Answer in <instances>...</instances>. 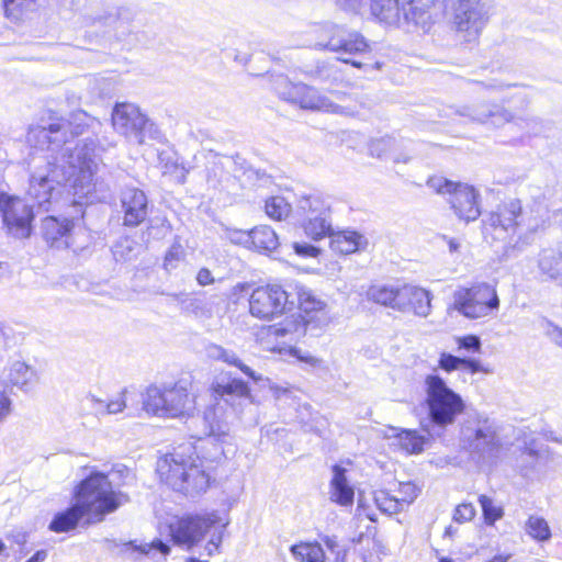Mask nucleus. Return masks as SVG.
<instances>
[{
  "instance_id": "nucleus-1",
  "label": "nucleus",
  "mask_w": 562,
  "mask_h": 562,
  "mask_svg": "<svg viewBox=\"0 0 562 562\" xmlns=\"http://www.w3.org/2000/svg\"><path fill=\"white\" fill-rule=\"evenodd\" d=\"M27 165L29 194L35 199L40 207L50 210L60 198L61 184L71 178L75 195L92 200L97 190L92 167L77 166L72 159L67 160V166L59 165L57 157L48 155H30Z\"/></svg>"
},
{
  "instance_id": "nucleus-2",
  "label": "nucleus",
  "mask_w": 562,
  "mask_h": 562,
  "mask_svg": "<svg viewBox=\"0 0 562 562\" xmlns=\"http://www.w3.org/2000/svg\"><path fill=\"white\" fill-rule=\"evenodd\" d=\"M546 218L547 207L542 203L536 202L533 206L524 209L519 199H508L483 218V233L485 236L491 235L493 239L503 241L517 235L518 240L504 245L503 256L514 258L522 251V246L519 244L522 237L527 238L528 234H533L541 228Z\"/></svg>"
},
{
  "instance_id": "nucleus-3",
  "label": "nucleus",
  "mask_w": 562,
  "mask_h": 562,
  "mask_svg": "<svg viewBox=\"0 0 562 562\" xmlns=\"http://www.w3.org/2000/svg\"><path fill=\"white\" fill-rule=\"evenodd\" d=\"M83 126L80 124L72 128V124L63 117H49V121L41 119L36 125H32L27 132V142L36 150L31 155H48L57 157L59 165H66L72 160L77 166H93L94 143L92 140L77 145L72 151L69 146L71 139L80 135Z\"/></svg>"
},
{
  "instance_id": "nucleus-4",
  "label": "nucleus",
  "mask_w": 562,
  "mask_h": 562,
  "mask_svg": "<svg viewBox=\"0 0 562 562\" xmlns=\"http://www.w3.org/2000/svg\"><path fill=\"white\" fill-rule=\"evenodd\" d=\"M424 391L427 418L422 426L428 435H439L464 414L465 401L439 374L430 373L425 376Z\"/></svg>"
},
{
  "instance_id": "nucleus-5",
  "label": "nucleus",
  "mask_w": 562,
  "mask_h": 562,
  "mask_svg": "<svg viewBox=\"0 0 562 562\" xmlns=\"http://www.w3.org/2000/svg\"><path fill=\"white\" fill-rule=\"evenodd\" d=\"M192 450L191 446L179 447L159 459L156 469L165 484L189 496L205 492L210 482L202 462Z\"/></svg>"
},
{
  "instance_id": "nucleus-6",
  "label": "nucleus",
  "mask_w": 562,
  "mask_h": 562,
  "mask_svg": "<svg viewBox=\"0 0 562 562\" xmlns=\"http://www.w3.org/2000/svg\"><path fill=\"white\" fill-rule=\"evenodd\" d=\"M128 496L114 491L112 482L102 472H91L76 487L75 502L87 514L89 522L102 521L115 512Z\"/></svg>"
},
{
  "instance_id": "nucleus-7",
  "label": "nucleus",
  "mask_w": 562,
  "mask_h": 562,
  "mask_svg": "<svg viewBox=\"0 0 562 562\" xmlns=\"http://www.w3.org/2000/svg\"><path fill=\"white\" fill-rule=\"evenodd\" d=\"M498 425L487 415L476 411L468 412L460 429L463 447L482 462H492L502 450Z\"/></svg>"
},
{
  "instance_id": "nucleus-8",
  "label": "nucleus",
  "mask_w": 562,
  "mask_h": 562,
  "mask_svg": "<svg viewBox=\"0 0 562 562\" xmlns=\"http://www.w3.org/2000/svg\"><path fill=\"white\" fill-rule=\"evenodd\" d=\"M370 12L381 23L428 31L432 15L417 0H370Z\"/></svg>"
},
{
  "instance_id": "nucleus-9",
  "label": "nucleus",
  "mask_w": 562,
  "mask_h": 562,
  "mask_svg": "<svg viewBox=\"0 0 562 562\" xmlns=\"http://www.w3.org/2000/svg\"><path fill=\"white\" fill-rule=\"evenodd\" d=\"M315 47L338 55L337 60L350 64L356 68H362L363 64L350 56L361 55L369 50L370 45L358 31L344 25L326 24L321 29Z\"/></svg>"
},
{
  "instance_id": "nucleus-10",
  "label": "nucleus",
  "mask_w": 562,
  "mask_h": 562,
  "mask_svg": "<svg viewBox=\"0 0 562 562\" xmlns=\"http://www.w3.org/2000/svg\"><path fill=\"white\" fill-rule=\"evenodd\" d=\"M144 409L159 417H178L194 408V401L188 393V384L179 381L171 386L150 385L143 395Z\"/></svg>"
},
{
  "instance_id": "nucleus-11",
  "label": "nucleus",
  "mask_w": 562,
  "mask_h": 562,
  "mask_svg": "<svg viewBox=\"0 0 562 562\" xmlns=\"http://www.w3.org/2000/svg\"><path fill=\"white\" fill-rule=\"evenodd\" d=\"M113 127L137 144L146 139L162 142L164 134L140 109L133 103H117L112 111Z\"/></svg>"
},
{
  "instance_id": "nucleus-12",
  "label": "nucleus",
  "mask_w": 562,
  "mask_h": 562,
  "mask_svg": "<svg viewBox=\"0 0 562 562\" xmlns=\"http://www.w3.org/2000/svg\"><path fill=\"white\" fill-rule=\"evenodd\" d=\"M429 189L441 195H447V201L454 214L462 221L469 223L481 215L479 205V192L474 187L453 182L443 177H431L427 181Z\"/></svg>"
},
{
  "instance_id": "nucleus-13",
  "label": "nucleus",
  "mask_w": 562,
  "mask_h": 562,
  "mask_svg": "<svg viewBox=\"0 0 562 562\" xmlns=\"http://www.w3.org/2000/svg\"><path fill=\"white\" fill-rule=\"evenodd\" d=\"M453 306L464 317L476 319L495 314L499 299L493 285L481 282L458 289L453 294Z\"/></svg>"
},
{
  "instance_id": "nucleus-14",
  "label": "nucleus",
  "mask_w": 562,
  "mask_h": 562,
  "mask_svg": "<svg viewBox=\"0 0 562 562\" xmlns=\"http://www.w3.org/2000/svg\"><path fill=\"white\" fill-rule=\"evenodd\" d=\"M134 20L135 13L132 9L106 5L87 14L85 24L101 29L103 34L109 37L125 41L136 30Z\"/></svg>"
},
{
  "instance_id": "nucleus-15",
  "label": "nucleus",
  "mask_w": 562,
  "mask_h": 562,
  "mask_svg": "<svg viewBox=\"0 0 562 562\" xmlns=\"http://www.w3.org/2000/svg\"><path fill=\"white\" fill-rule=\"evenodd\" d=\"M293 306V294L279 284L258 286L249 297V312L260 319H271Z\"/></svg>"
},
{
  "instance_id": "nucleus-16",
  "label": "nucleus",
  "mask_w": 562,
  "mask_h": 562,
  "mask_svg": "<svg viewBox=\"0 0 562 562\" xmlns=\"http://www.w3.org/2000/svg\"><path fill=\"white\" fill-rule=\"evenodd\" d=\"M488 21V7L484 0H457L453 13L456 31L465 42L475 41Z\"/></svg>"
},
{
  "instance_id": "nucleus-17",
  "label": "nucleus",
  "mask_w": 562,
  "mask_h": 562,
  "mask_svg": "<svg viewBox=\"0 0 562 562\" xmlns=\"http://www.w3.org/2000/svg\"><path fill=\"white\" fill-rule=\"evenodd\" d=\"M324 547L318 542L293 544L290 551L300 562H347L348 548L336 536L322 537Z\"/></svg>"
},
{
  "instance_id": "nucleus-18",
  "label": "nucleus",
  "mask_w": 562,
  "mask_h": 562,
  "mask_svg": "<svg viewBox=\"0 0 562 562\" xmlns=\"http://www.w3.org/2000/svg\"><path fill=\"white\" fill-rule=\"evenodd\" d=\"M26 194L32 204L22 199L12 198L2 207L3 222L10 234L18 238H26L31 235L35 207L38 212L49 211L40 207L35 199L29 194V191Z\"/></svg>"
},
{
  "instance_id": "nucleus-19",
  "label": "nucleus",
  "mask_w": 562,
  "mask_h": 562,
  "mask_svg": "<svg viewBox=\"0 0 562 562\" xmlns=\"http://www.w3.org/2000/svg\"><path fill=\"white\" fill-rule=\"evenodd\" d=\"M300 207L305 212L302 223L306 236L313 240H321L333 235L331 210L318 198H305L300 202Z\"/></svg>"
},
{
  "instance_id": "nucleus-20",
  "label": "nucleus",
  "mask_w": 562,
  "mask_h": 562,
  "mask_svg": "<svg viewBox=\"0 0 562 562\" xmlns=\"http://www.w3.org/2000/svg\"><path fill=\"white\" fill-rule=\"evenodd\" d=\"M293 294L294 304L300 308V318L310 326L311 335L317 336L330 322L327 304L317 299L311 290L296 286Z\"/></svg>"
},
{
  "instance_id": "nucleus-21",
  "label": "nucleus",
  "mask_w": 562,
  "mask_h": 562,
  "mask_svg": "<svg viewBox=\"0 0 562 562\" xmlns=\"http://www.w3.org/2000/svg\"><path fill=\"white\" fill-rule=\"evenodd\" d=\"M452 115H459L471 122H491L495 126L503 125L515 119L510 111L502 105L494 103L449 106L443 113V116L450 117Z\"/></svg>"
},
{
  "instance_id": "nucleus-22",
  "label": "nucleus",
  "mask_w": 562,
  "mask_h": 562,
  "mask_svg": "<svg viewBox=\"0 0 562 562\" xmlns=\"http://www.w3.org/2000/svg\"><path fill=\"white\" fill-rule=\"evenodd\" d=\"M216 522L212 517L187 516L169 525L170 535L176 544L193 546Z\"/></svg>"
},
{
  "instance_id": "nucleus-23",
  "label": "nucleus",
  "mask_w": 562,
  "mask_h": 562,
  "mask_svg": "<svg viewBox=\"0 0 562 562\" xmlns=\"http://www.w3.org/2000/svg\"><path fill=\"white\" fill-rule=\"evenodd\" d=\"M123 225L137 227L148 216V199L145 192L135 187H126L120 195Z\"/></svg>"
},
{
  "instance_id": "nucleus-24",
  "label": "nucleus",
  "mask_w": 562,
  "mask_h": 562,
  "mask_svg": "<svg viewBox=\"0 0 562 562\" xmlns=\"http://www.w3.org/2000/svg\"><path fill=\"white\" fill-rule=\"evenodd\" d=\"M211 387L216 398L223 400L233 407L235 401L251 403L252 396L248 383L228 372L216 376Z\"/></svg>"
},
{
  "instance_id": "nucleus-25",
  "label": "nucleus",
  "mask_w": 562,
  "mask_h": 562,
  "mask_svg": "<svg viewBox=\"0 0 562 562\" xmlns=\"http://www.w3.org/2000/svg\"><path fill=\"white\" fill-rule=\"evenodd\" d=\"M537 267L543 281L562 286V245L542 248Z\"/></svg>"
},
{
  "instance_id": "nucleus-26",
  "label": "nucleus",
  "mask_w": 562,
  "mask_h": 562,
  "mask_svg": "<svg viewBox=\"0 0 562 562\" xmlns=\"http://www.w3.org/2000/svg\"><path fill=\"white\" fill-rule=\"evenodd\" d=\"M74 222L66 217L58 218L55 216H47L42 222V234L45 241L54 248H68L70 247V233Z\"/></svg>"
},
{
  "instance_id": "nucleus-27",
  "label": "nucleus",
  "mask_w": 562,
  "mask_h": 562,
  "mask_svg": "<svg viewBox=\"0 0 562 562\" xmlns=\"http://www.w3.org/2000/svg\"><path fill=\"white\" fill-rule=\"evenodd\" d=\"M401 297L403 310H400V312L412 310L417 316L426 317L429 315L432 299L429 291L416 285L405 284L402 286Z\"/></svg>"
},
{
  "instance_id": "nucleus-28",
  "label": "nucleus",
  "mask_w": 562,
  "mask_h": 562,
  "mask_svg": "<svg viewBox=\"0 0 562 562\" xmlns=\"http://www.w3.org/2000/svg\"><path fill=\"white\" fill-rule=\"evenodd\" d=\"M297 99L294 103L299 104L302 109L317 110L331 113L346 114L345 109L338 104H335L326 97L319 95L317 90L305 83H301L297 88Z\"/></svg>"
},
{
  "instance_id": "nucleus-29",
  "label": "nucleus",
  "mask_w": 562,
  "mask_h": 562,
  "mask_svg": "<svg viewBox=\"0 0 562 562\" xmlns=\"http://www.w3.org/2000/svg\"><path fill=\"white\" fill-rule=\"evenodd\" d=\"M331 472L333 477L329 483L330 501L340 506H351L355 499V491L347 479V470L339 464H335L331 468Z\"/></svg>"
},
{
  "instance_id": "nucleus-30",
  "label": "nucleus",
  "mask_w": 562,
  "mask_h": 562,
  "mask_svg": "<svg viewBox=\"0 0 562 562\" xmlns=\"http://www.w3.org/2000/svg\"><path fill=\"white\" fill-rule=\"evenodd\" d=\"M386 437L394 439L396 445L408 454H418L424 451L427 438L414 429L390 428Z\"/></svg>"
},
{
  "instance_id": "nucleus-31",
  "label": "nucleus",
  "mask_w": 562,
  "mask_h": 562,
  "mask_svg": "<svg viewBox=\"0 0 562 562\" xmlns=\"http://www.w3.org/2000/svg\"><path fill=\"white\" fill-rule=\"evenodd\" d=\"M270 331L274 337L284 339V342H294L310 333V326L299 316L291 315L273 325Z\"/></svg>"
},
{
  "instance_id": "nucleus-32",
  "label": "nucleus",
  "mask_w": 562,
  "mask_h": 562,
  "mask_svg": "<svg viewBox=\"0 0 562 562\" xmlns=\"http://www.w3.org/2000/svg\"><path fill=\"white\" fill-rule=\"evenodd\" d=\"M402 286L387 284H373L367 291V297L376 304L391 307L393 310H403Z\"/></svg>"
},
{
  "instance_id": "nucleus-33",
  "label": "nucleus",
  "mask_w": 562,
  "mask_h": 562,
  "mask_svg": "<svg viewBox=\"0 0 562 562\" xmlns=\"http://www.w3.org/2000/svg\"><path fill=\"white\" fill-rule=\"evenodd\" d=\"M37 371L22 361H15L9 368L8 382L23 392H29L38 383Z\"/></svg>"
},
{
  "instance_id": "nucleus-34",
  "label": "nucleus",
  "mask_w": 562,
  "mask_h": 562,
  "mask_svg": "<svg viewBox=\"0 0 562 562\" xmlns=\"http://www.w3.org/2000/svg\"><path fill=\"white\" fill-rule=\"evenodd\" d=\"M205 353L211 360L222 361L238 368L244 374L254 381L260 380V376L250 367L246 366L233 350L225 349L220 345L211 342L205 346Z\"/></svg>"
},
{
  "instance_id": "nucleus-35",
  "label": "nucleus",
  "mask_w": 562,
  "mask_h": 562,
  "mask_svg": "<svg viewBox=\"0 0 562 562\" xmlns=\"http://www.w3.org/2000/svg\"><path fill=\"white\" fill-rule=\"evenodd\" d=\"M330 237V247L334 251L348 255L352 254L367 245V238L356 231L335 232Z\"/></svg>"
},
{
  "instance_id": "nucleus-36",
  "label": "nucleus",
  "mask_w": 562,
  "mask_h": 562,
  "mask_svg": "<svg viewBox=\"0 0 562 562\" xmlns=\"http://www.w3.org/2000/svg\"><path fill=\"white\" fill-rule=\"evenodd\" d=\"M85 516H87V514L75 502L70 507L54 516L49 522L48 529L57 533L68 532L74 530Z\"/></svg>"
},
{
  "instance_id": "nucleus-37",
  "label": "nucleus",
  "mask_w": 562,
  "mask_h": 562,
  "mask_svg": "<svg viewBox=\"0 0 562 562\" xmlns=\"http://www.w3.org/2000/svg\"><path fill=\"white\" fill-rule=\"evenodd\" d=\"M279 245V238L270 226L260 225L252 228V249L260 252H272Z\"/></svg>"
},
{
  "instance_id": "nucleus-38",
  "label": "nucleus",
  "mask_w": 562,
  "mask_h": 562,
  "mask_svg": "<svg viewBox=\"0 0 562 562\" xmlns=\"http://www.w3.org/2000/svg\"><path fill=\"white\" fill-rule=\"evenodd\" d=\"M4 14L8 19L19 22L25 19L30 13L37 10V0H2Z\"/></svg>"
},
{
  "instance_id": "nucleus-39",
  "label": "nucleus",
  "mask_w": 562,
  "mask_h": 562,
  "mask_svg": "<svg viewBox=\"0 0 562 562\" xmlns=\"http://www.w3.org/2000/svg\"><path fill=\"white\" fill-rule=\"evenodd\" d=\"M202 422L204 424L202 435L214 437L218 441H226V438L228 437V428L226 424L215 419L214 408L209 407L204 412Z\"/></svg>"
},
{
  "instance_id": "nucleus-40",
  "label": "nucleus",
  "mask_w": 562,
  "mask_h": 562,
  "mask_svg": "<svg viewBox=\"0 0 562 562\" xmlns=\"http://www.w3.org/2000/svg\"><path fill=\"white\" fill-rule=\"evenodd\" d=\"M306 75L321 82H334L339 80L340 74L336 65L329 61H317V64L307 69Z\"/></svg>"
},
{
  "instance_id": "nucleus-41",
  "label": "nucleus",
  "mask_w": 562,
  "mask_h": 562,
  "mask_svg": "<svg viewBox=\"0 0 562 562\" xmlns=\"http://www.w3.org/2000/svg\"><path fill=\"white\" fill-rule=\"evenodd\" d=\"M539 460L538 450L532 446L525 447L518 458L516 459L515 467L519 470L521 475L529 476V474L536 469Z\"/></svg>"
},
{
  "instance_id": "nucleus-42",
  "label": "nucleus",
  "mask_w": 562,
  "mask_h": 562,
  "mask_svg": "<svg viewBox=\"0 0 562 562\" xmlns=\"http://www.w3.org/2000/svg\"><path fill=\"white\" fill-rule=\"evenodd\" d=\"M139 245L130 237H121L112 247V254L116 261H127L136 257Z\"/></svg>"
},
{
  "instance_id": "nucleus-43",
  "label": "nucleus",
  "mask_w": 562,
  "mask_h": 562,
  "mask_svg": "<svg viewBox=\"0 0 562 562\" xmlns=\"http://www.w3.org/2000/svg\"><path fill=\"white\" fill-rule=\"evenodd\" d=\"M374 502L384 514L393 515L404 510L403 503L398 501V496L391 495L387 491L381 490L375 492Z\"/></svg>"
},
{
  "instance_id": "nucleus-44",
  "label": "nucleus",
  "mask_w": 562,
  "mask_h": 562,
  "mask_svg": "<svg viewBox=\"0 0 562 562\" xmlns=\"http://www.w3.org/2000/svg\"><path fill=\"white\" fill-rule=\"evenodd\" d=\"M479 503L482 508L483 518L486 525L493 526L504 515V509L487 495H480Z\"/></svg>"
},
{
  "instance_id": "nucleus-45",
  "label": "nucleus",
  "mask_w": 562,
  "mask_h": 562,
  "mask_svg": "<svg viewBox=\"0 0 562 562\" xmlns=\"http://www.w3.org/2000/svg\"><path fill=\"white\" fill-rule=\"evenodd\" d=\"M126 547L149 558H154L156 552L160 553L164 558L170 553L169 544L164 542L161 539H155L150 543L144 544H136L135 541H130L126 543Z\"/></svg>"
},
{
  "instance_id": "nucleus-46",
  "label": "nucleus",
  "mask_w": 562,
  "mask_h": 562,
  "mask_svg": "<svg viewBox=\"0 0 562 562\" xmlns=\"http://www.w3.org/2000/svg\"><path fill=\"white\" fill-rule=\"evenodd\" d=\"M527 533L538 541H546L551 537L547 520L542 517L530 516L526 524Z\"/></svg>"
},
{
  "instance_id": "nucleus-47",
  "label": "nucleus",
  "mask_w": 562,
  "mask_h": 562,
  "mask_svg": "<svg viewBox=\"0 0 562 562\" xmlns=\"http://www.w3.org/2000/svg\"><path fill=\"white\" fill-rule=\"evenodd\" d=\"M302 82L293 83L286 77L279 76L274 81V90L280 98L294 103L297 99L299 87Z\"/></svg>"
},
{
  "instance_id": "nucleus-48",
  "label": "nucleus",
  "mask_w": 562,
  "mask_h": 562,
  "mask_svg": "<svg viewBox=\"0 0 562 562\" xmlns=\"http://www.w3.org/2000/svg\"><path fill=\"white\" fill-rule=\"evenodd\" d=\"M266 213L273 220H282L290 213V204L282 196H272L266 201Z\"/></svg>"
},
{
  "instance_id": "nucleus-49",
  "label": "nucleus",
  "mask_w": 562,
  "mask_h": 562,
  "mask_svg": "<svg viewBox=\"0 0 562 562\" xmlns=\"http://www.w3.org/2000/svg\"><path fill=\"white\" fill-rule=\"evenodd\" d=\"M520 120L524 122V128L529 135H547L551 128L549 122L537 116H528L526 119Z\"/></svg>"
},
{
  "instance_id": "nucleus-50",
  "label": "nucleus",
  "mask_w": 562,
  "mask_h": 562,
  "mask_svg": "<svg viewBox=\"0 0 562 562\" xmlns=\"http://www.w3.org/2000/svg\"><path fill=\"white\" fill-rule=\"evenodd\" d=\"M225 235L231 243L248 249H252V229L243 231L237 228H228L226 229Z\"/></svg>"
},
{
  "instance_id": "nucleus-51",
  "label": "nucleus",
  "mask_w": 562,
  "mask_h": 562,
  "mask_svg": "<svg viewBox=\"0 0 562 562\" xmlns=\"http://www.w3.org/2000/svg\"><path fill=\"white\" fill-rule=\"evenodd\" d=\"M106 476L112 482V485L115 484L116 486H122L133 479V473L126 465L115 464Z\"/></svg>"
},
{
  "instance_id": "nucleus-52",
  "label": "nucleus",
  "mask_w": 562,
  "mask_h": 562,
  "mask_svg": "<svg viewBox=\"0 0 562 562\" xmlns=\"http://www.w3.org/2000/svg\"><path fill=\"white\" fill-rule=\"evenodd\" d=\"M463 358L450 352H441L438 359V368L447 373L461 370Z\"/></svg>"
},
{
  "instance_id": "nucleus-53",
  "label": "nucleus",
  "mask_w": 562,
  "mask_h": 562,
  "mask_svg": "<svg viewBox=\"0 0 562 562\" xmlns=\"http://www.w3.org/2000/svg\"><path fill=\"white\" fill-rule=\"evenodd\" d=\"M417 495L418 490L415 484L412 482L400 483L396 496H398V501L403 503L404 508L412 504Z\"/></svg>"
},
{
  "instance_id": "nucleus-54",
  "label": "nucleus",
  "mask_w": 562,
  "mask_h": 562,
  "mask_svg": "<svg viewBox=\"0 0 562 562\" xmlns=\"http://www.w3.org/2000/svg\"><path fill=\"white\" fill-rule=\"evenodd\" d=\"M184 254L181 245H172L165 256L164 267L167 271L176 269L183 259Z\"/></svg>"
},
{
  "instance_id": "nucleus-55",
  "label": "nucleus",
  "mask_w": 562,
  "mask_h": 562,
  "mask_svg": "<svg viewBox=\"0 0 562 562\" xmlns=\"http://www.w3.org/2000/svg\"><path fill=\"white\" fill-rule=\"evenodd\" d=\"M476 510L473 504L462 503L453 512V520L459 524L471 521L475 517Z\"/></svg>"
},
{
  "instance_id": "nucleus-56",
  "label": "nucleus",
  "mask_w": 562,
  "mask_h": 562,
  "mask_svg": "<svg viewBox=\"0 0 562 562\" xmlns=\"http://www.w3.org/2000/svg\"><path fill=\"white\" fill-rule=\"evenodd\" d=\"M224 529H225V525H223L221 527V530H218L217 532H214L212 535L211 539L205 544L204 551L201 553V557L211 558V557L220 553L221 544L223 541Z\"/></svg>"
},
{
  "instance_id": "nucleus-57",
  "label": "nucleus",
  "mask_w": 562,
  "mask_h": 562,
  "mask_svg": "<svg viewBox=\"0 0 562 562\" xmlns=\"http://www.w3.org/2000/svg\"><path fill=\"white\" fill-rule=\"evenodd\" d=\"M541 327L543 328L546 336L549 337L551 341L562 347V328L547 318L541 319Z\"/></svg>"
},
{
  "instance_id": "nucleus-58",
  "label": "nucleus",
  "mask_w": 562,
  "mask_h": 562,
  "mask_svg": "<svg viewBox=\"0 0 562 562\" xmlns=\"http://www.w3.org/2000/svg\"><path fill=\"white\" fill-rule=\"evenodd\" d=\"M338 5L348 12L363 14L367 7L370 8V0H338Z\"/></svg>"
},
{
  "instance_id": "nucleus-59",
  "label": "nucleus",
  "mask_w": 562,
  "mask_h": 562,
  "mask_svg": "<svg viewBox=\"0 0 562 562\" xmlns=\"http://www.w3.org/2000/svg\"><path fill=\"white\" fill-rule=\"evenodd\" d=\"M458 346L460 349H464L470 352L481 351V339L475 335H468L458 338Z\"/></svg>"
},
{
  "instance_id": "nucleus-60",
  "label": "nucleus",
  "mask_w": 562,
  "mask_h": 562,
  "mask_svg": "<svg viewBox=\"0 0 562 562\" xmlns=\"http://www.w3.org/2000/svg\"><path fill=\"white\" fill-rule=\"evenodd\" d=\"M292 248L297 256L304 258H315L319 255V248L308 243H293Z\"/></svg>"
},
{
  "instance_id": "nucleus-61",
  "label": "nucleus",
  "mask_w": 562,
  "mask_h": 562,
  "mask_svg": "<svg viewBox=\"0 0 562 562\" xmlns=\"http://www.w3.org/2000/svg\"><path fill=\"white\" fill-rule=\"evenodd\" d=\"M394 143L392 137H382L375 139L371 143L370 150L372 155H376L378 157H382L386 154V148H389Z\"/></svg>"
},
{
  "instance_id": "nucleus-62",
  "label": "nucleus",
  "mask_w": 562,
  "mask_h": 562,
  "mask_svg": "<svg viewBox=\"0 0 562 562\" xmlns=\"http://www.w3.org/2000/svg\"><path fill=\"white\" fill-rule=\"evenodd\" d=\"M461 370H465V371L470 372L471 374H475L479 372H484V373L490 372L487 369H485L482 366L480 360H477L475 358H469V357H463Z\"/></svg>"
},
{
  "instance_id": "nucleus-63",
  "label": "nucleus",
  "mask_w": 562,
  "mask_h": 562,
  "mask_svg": "<svg viewBox=\"0 0 562 562\" xmlns=\"http://www.w3.org/2000/svg\"><path fill=\"white\" fill-rule=\"evenodd\" d=\"M11 406V398L4 392H0V424L10 415Z\"/></svg>"
},
{
  "instance_id": "nucleus-64",
  "label": "nucleus",
  "mask_w": 562,
  "mask_h": 562,
  "mask_svg": "<svg viewBox=\"0 0 562 562\" xmlns=\"http://www.w3.org/2000/svg\"><path fill=\"white\" fill-rule=\"evenodd\" d=\"M195 280L201 286L211 285L215 282L212 272L207 268H201L196 273Z\"/></svg>"
}]
</instances>
